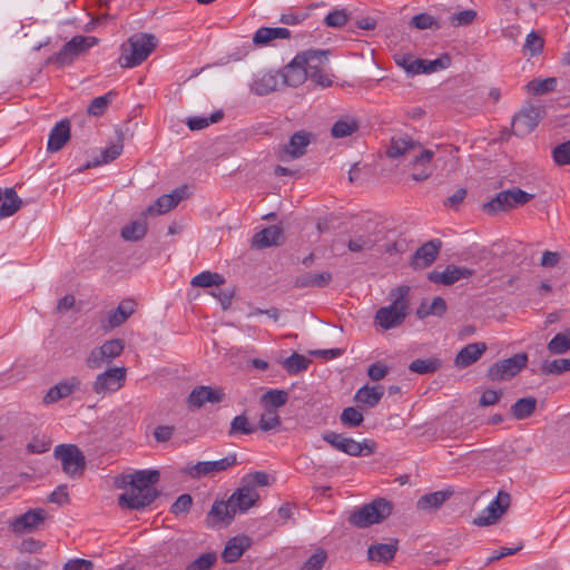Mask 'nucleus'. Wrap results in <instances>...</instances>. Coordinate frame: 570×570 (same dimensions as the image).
Wrapping results in <instances>:
<instances>
[{"instance_id": "14", "label": "nucleus", "mask_w": 570, "mask_h": 570, "mask_svg": "<svg viewBox=\"0 0 570 570\" xmlns=\"http://www.w3.org/2000/svg\"><path fill=\"white\" fill-rule=\"evenodd\" d=\"M237 462L236 454H229L217 461H204L197 462L196 464L188 466L186 472L194 479H199L206 475H213L215 473L227 470L235 465Z\"/></svg>"}, {"instance_id": "38", "label": "nucleus", "mask_w": 570, "mask_h": 570, "mask_svg": "<svg viewBox=\"0 0 570 570\" xmlns=\"http://www.w3.org/2000/svg\"><path fill=\"white\" fill-rule=\"evenodd\" d=\"M397 551V544L395 543H379L373 544L367 550V557L371 561L389 562L391 561Z\"/></svg>"}, {"instance_id": "32", "label": "nucleus", "mask_w": 570, "mask_h": 570, "mask_svg": "<svg viewBox=\"0 0 570 570\" xmlns=\"http://www.w3.org/2000/svg\"><path fill=\"white\" fill-rule=\"evenodd\" d=\"M289 37H291V31L287 28L262 27L255 32L253 41L255 45L265 46V45H269L275 39H288Z\"/></svg>"}, {"instance_id": "61", "label": "nucleus", "mask_w": 570, "mask_h": 570, "mask_svg": "<svg viewBox=\"0 0 570 570\" xmlns=\"http://www.w3.org/2000/svg\"><path fill=\"white\" fill-rule=\"evenodd\" d=\"M327 559L325 550H317L302 566L301 570H321Z\"/></svg>"}, {"instance_id": "22", "label": "nucleus", "mask_w": 570, "mask_h": 570, "mask_svg": "<svg viewBox=\"0 0 570 570\" xmlns=\"http://www.w3.org/2000/svg\"><path fill=\"white\" fill-rule=\"evenodd\" d=\"M472 275V271L454 265H449L444 271H433L429 274V279L435 284L452 285L462 278Z\"/></svg>"}, {"instance_id": "52", "label": "nucleus", "mask_w": 570, "mask_h": 570, "mask_svg": "<svg viewBox=\"0 0 570 570\" xmlns=\"http://www.w3.org/2000/svg\"><path fill=\"white\" fill-rule=\"evenodd\" d=\"M256 431V428L249 423V420L246 415H237L230 422V429L228 434L230 436L237 434H252Z\"/></svg>"}, {"instance_id": "28", "label": "nucleus", "mask_w": 570, "mask_h": 570, "mask_svg": "<svg viewBox=\"0 0 570 570\" xmlns=\"http://www.w3.org/2000/svg\"><path fill=\"white\" fill-rule=\"evenodd\" d=\"M70 139V124L68 120H61L51 129L49 134L47 150L56 153L60 150Z\"/></svg>"}, {"instance_id": "10", "label": "nucleus", "mask_w": 570, "mask_h": 570, "mask_svg": "<svg viewBox=\"0 0 570 570\" xmlns=\"http://www.w3.org/2000/svg\"><path fill=\"white\" fill-rule=\"evenodd\" d=\"M125 348V343L120 338H111L102 345L90 351L86 358V365L91 370L101 368L118 357Z\"/></svg>"}, {"instance_id": "57", "label": "nucleus", "mask_w": 570, "mask_h": 570, "mask_svg": "<svg viewBox=\"0 0 570 570\" xmlns=\"http://www.w3.org/2000/svg\"><path fill=\"white\" fill-rule=\"evenodd\" d=\"M363 414L355 407H346L341 414V422L348 428H356L363 422Z\"/></svg>"}, {"instance_id": "8", "label": "nucleus", "mask_w": 570, "mask_h": 570, "mask_svg": "<svg viewBox=\"0 0 570 570\" xmlns=\"http://www.w3.org/2000/svg\"><path fill=\"white\" fill-rule=\"evenodd\" d=\"M97 43L95 37L76 36L70 41L65 43L59 52L48 58V63H53L58 67L70 65L80 53L91 48Z\"/></svg>"}, {"instance_id": "49", "label": "nucleus", "mask_w": 570, "mask_h": 570, "mask_svg": "<svg viewBox=\"0 0 570 570\" xmlns=\"http://www.w3.org/2000/svg\"><path fill=\"white\" fill-rule=\"evenodd\" d=\"M442 363L438 358H416L409 365L410 371L419 374L434 373L441 367Z\"/></svg>"}, {"instance_id": "37", "label": "nucleus", "mask_w": 570, "mask_h": 570, "mask_svg": "<svg viewBox=\"0 0 570 570\" xmlns=\"http://www.w3.org/2000/svg\"><path fill=\"white\" fill-rule=\"evenodd\" d=\"M234 505L230 504V500L227 502L216 501L214 502L209 513L208 521L214 522H229L236 514Z\"/></svg>"}, {"instance_id": "23", "label": "nucleus", "mask_w": 570, "mask_h": 570, "mask_svg": "<svg viewBox=\"0 0 570 570\" xmlns=\"http://www.w3.org/2000/svg\"><path fill=\"white\" fill-rule=\"evenodd\" d=\"M283 230L276 225L266 227L256 233L252 239V247L257 249L278 246L283 243Z\"/></svg>"}, {"instance_id": "44", "label": "nucleus", "mask_w": 570, "mask_h": 570, "mask_svg": "<svg viewBox=\"0 0 570 570\" xmlns=\"http://www.w3.org/2000/svg\"><path fill=\"white\" fill-rule=\"evenodd\" d=\"M225 283V278L218 273H212L209 271L202 272L191 278L190 285L194 287H219Z\"/></svg>"}, {"instance_id": "16", "label": "nucleus", "mask_w": 570, "mask_h": 570, "mask_svg": "<svg viewBox=\"0 0 570 570\" xmlns=\"http://www.w3.org/2000/svg\"><path fill=\"white\" fill-rule=\"evenodd\" d=\"M309 135L304 131L295 132L287 145H284L278 151V158L282 161H289L302 157L306 147L309 145Z\"/></svg>"}, {"instance_id": "59", "label": "nucleus", "mask_w": 570, "mask_h": 570, "mask_svg": "<svg viewBox=\"0 0 570 570\" xmlns=\"http://www.w3.org/2000/svg\"><path fill=\"white\" fill-rule=\"evenodd\" d=\"M281 425V417L276 411L265 409V412L261 415L258 426L263 431H269Z\"/></svg>"}, {"instance_id": "19", "label": "nucleus", "mask_w": 570, "mask_h": 570, "mask_svg": "<svg viewBox=\"0 0 570 570\" xmlns=\"http://www.w3.org/2000/svg\"><path fill=\"white\" fill-rule=\"evenodd\" d=\"M116 140L109 142V145L105 149H101L99 156L88 161L85 165V168H92L101 165H107L117 159L121 155L124 150V135L120 131H116Z\"/></svg>"}, {"instance_id": "62", "label": "nucleus", "mask_w": 570, "mask_h": 570, "mask_svg": "<svg viewBox=\"0 0 570 570\" xmlns=\"http://www.w3.org/2000/svg\"><path fill=\"white\" fill-rule=\"evenodd\" d=\"M243 482L256 490L257 487H267L269 484V476L265 472L256 471L245 475Z\"/></svg>"}, {"instance_id": "36", "label": "nucleus", "mask_w": 570, "mask_h": 570, "mask_svg": "<svg viewBox=\"0 0 570 570\" xmlns=\"http://www.w3.org/2000/svg\"><path fill=\"white\" fill-rule=\"evenodd\" d=\"M384 394V389L381 385L368 386L364 385L355 393V401L365 404L370 407L377 405Z\"/></svg>"}, {"instance_id": "41", "label": "nucleus", "mask_w": 570, "mask_h": 570, "mask_svg": "<svg viewBox=\"0 0 570 570\" xmlns=\"http://www.w3.org/2000/svg\"><path fill=\"white\" fill-rule=\"evenodd\" d=\"M2 198L3 200L0 205V218L12 216L22 205V200L12 188H7L6 191L2 193Z\"/></svg>"}, {"instance_id": "55", "label": "nucleus", "mask_w": 570, "mask_h": 570, "mask_svg": "<svg viewBox=\"0 0 570 570\" xmlns=\"http://www.w3.org/2000/svg\"><path fill=\"white\" fill-rule=\"evenodd\" d=\"M451 58L449 55H442L441 57L434 60H423V65L421 67V73H432L438 70L445 69L450 66Z\"/></svg>"}, {"instance_id": "11", "label": "nucleus", "mask_w": 570, "mask_h": 570, "mask_svg": "<svg viewBox=\"0 0 570 570\" xmlns=\"http://www.w3.org/2000/svg\"><path fill=\"white\" fill-rule=\"evenodd\" d=\"M528 363V356L519 353L512 357L492 364L488 370V377L493 382L509 381L514 377Z\"/></svg>"}, {"instance_id": "5", "label": "nucleus", "mask_w": 570, "mask_h": 570, "mask_svg": "<svg viewBox=\"0 0 570 570\" xmlns=\"http://www.w3.org/2000/svg\"><path fill=\"white\" fill-rule=\"evenodd\" d=\"M392 511L393 504L391 501L377 498L353 511L348 517V522L361 529L367 528L387 519Z\"/></svg>"}, {"instance_id": "9", "label": "nucleus", "mask_w": 570, "mask_h": 570, "mask_svg": "<svg viewBox=\"0 0 570 570\" xmlns=\"http://www.w3.org/2000/svg\"><path fill=\"white\" fill-rule=\"evenodd\" d=\"M53 454L61 462L62 471L67 475L76 478L83 473L86 460L77 445L60 444L56 446Z\"/></svg>"}, {"instance_id": "2", "label": "nucleus", "mask_w": 570, "mask_h": 570, "mask_svg": "<svg viewBox=\"0 0 570 570\" xmlns=\"http://www.w3.org/2000/svg\"><path fill=\"white\" fill-rule=\"evenodd\" d=\"M410 287L401 285L389 292L391 303L387 306L380 307L374 316V325L383 331H389L401 326L409 315Z\"/></svg>"}, {"instance_id": "53", "label": "nucleus", "mask_w": 570, "mask_h": 570, "mask_svg": "<svg viewBox=\"0 0 570 570\" xmlns=\"http://www.w3.org/2000/svg\"><path fill=\"white\" fill-rule=\"evenodd\" d=\"M533 412L534 399L532 397L520 399L511 406V413L518 420L525 419Z\"/></svg>"}, {"instance_id": "39", "label": "nucleus", "mask_w": 570, "mask_h": 570, "mask_svg": "<svg viewBox=\"0 0 570 570\" xmlns=\"http://www.w3.org/2000/svg\"><path fill=\"white\" fill-rule=\"evenodd\" d=\"M393 59L394 62L404 69L407 75L415 76L421 73L423 59L415 58L409 52H397L393 56Z\"/></svg>"}, {"instance_id": "6", "label": "nucleus", "mask_w": 570, "mask_h": 570, "mask_svg": "<svg viewBox=\"0 0 570 570\" xmlns=\"http://www.w3.org/2000/svg\"><path fill=\"white\" fill-rule=\"evenodd\" d=\"M532 197V194L525 193L520 188L503 190L497 194L491 200L484 203L482 210L493 216L523 206L531 200Z\"/></svg>"}, {"instance_id": "48", "label": "nucleus", "mask_w": 570, "mask_h": 570, "mask_svg": "<svg viewBox=\"0 0 570 570\" xmlns=\"http://www.w3.org/2000/svg\"><path fill=\"white\" fill-rule=\"evenodd\" d=\"M376 242L371 234L355 235L347 242V248L353 253L367 252L375 246Z\"/></svg>"}, {"instance_id": "24", "label": "nucleus", "mask_w": 570, "mask_h": 570, "mask_svg": "<svg viewBox=\"0 0 570 570\" xmlns=\"http://www.w3.org/2000/svg\"><path fill=\"white\" fill-rule=\"evenodd\" d=\"M229 500L236 511L245 512L259 500V494L255 489L243 482L242 487L232 494Z\"/></svg>"}, {"instance_id": "50", "label": "nucleus", "mask_w": 570, "mask_h": 570, "mask_svg": "<svg viewBox=\"0 0 570 570\" xmlns=\"http://www.w3.org/2000/svg\"><path fill=\"white\" fill-rule=\"evenodd\" d=\"M541 373L546 375H559L570 371V358H556L552 361H544L540 366Z\"/></svg>"}, {"instance_id": "47", "label": "nucleus", "mask_w": 570, "mask_h": 570, "mask_svg": "<svg viewBox=\"0 0 570 570\" xmlns=\"http://www.w3.org/2000/svg\"><path fill=\"white\" fill-rule=\"evenodd\" d=\"M288 400V393L283 390H269L262 396L265 409L276 410L283 406Z\"/></svg>"}, {"instance_id": "45", "label": "nucleus", "mask_w": 570, "mask_h": 570, "mask_svg": "<svg viewBox=\"0 0 570 570\" xmlns=\"http://www.w3.org/2000/svg\"><path fill=\"white\" fill-rule=\"evenodd\" d=\"M551 354H564L570 351V327L554 335L548 343Z\"/></svg>"}, {"instance_id": "56", "label": "nucleus", "mask_w": 570, "mask_h": 570, "mask_svg": "<svg viewBox=\"0 0 570 570\" xmlns=\"http://www.w3.org/2000/svg\"><path fill=\"white\" fill-rule=\"evenodd\" d=\"M216 560L217 557L214 552L203 553L194 561H191L186 567V570H210L212 567L215 564Z\"/></svg>"}, {"instance_id": "4", "label": "nucleus", "mask_w": 570, "mask_h": 570, "mask_svg": "<svg viewBox=\"0 0 570 570\" xmlns=\"http://www.w3.org/2000/svg\"><path fill=\"white\" fill-rule=\"evenodd\" d=\"M328 55L327 50L320 49L299 53L309 81L323 89L333 85L334 75L327 71Z\"/></svg>"}, {"instance_id": "31", "label": "nucleus", "mask_w": 570, "mask_h": 570, "mask_svg": "<svg viewBox=\"0 0 570 570\" xmlns=\"http://www.w3.org/2000/svg\"><path fill=\"white\" fill-rule=\"evenodd\" d=\"M332 281V274L330 272L322 273H304L298 275L294 281L296 288L304 287H325Z\"/></svg>"}, {"instance_id": "21", "label": "nucleus", "mask_w": 570, "mask_h": 570, "mask_svg": "<svg viewBox=\"0 0 570 570\" xmlns=\"http://www.w3.org/2000/svg\"><path fill=\"white\" fill-rule=\"evenodd\" d=\"M282 77L284 83L289 87H298L308 79L299 53H297L294 59L283 68Z\"/></svg>"}, {"instance_id": "51", "label": "nucleus", "mask_w": 570, "mask_h": 570, "mask_svg": "<svg viewBox=\"0 0 570 570\" xmlns=\"http://www.w3.org/2000/svg\"><path fill=\"white\" fill-rule=\"evenodd\" d=\"M224 112L222 110H217L213 112L208 118L207 117H189L186 121L188 128L190 130H200L209 126V124L218 122L223 119Z\"/></svg>"}, {"instance_id": "18", "label": "nucleus", "mask_w": 570, "mask_h": 570, "mask_svg": "<svg viewBox=\"0 0 570 570\" xmlns=\"http://www.w3.org/2000/svg\"><path fill=\"white\" fill-rule=\"evenodd\" d=\"M136 309V303L132 299H124L119 305L109 311L107 314L106 323L102 322L101 326L104 330H111L124 324Z\"/></svg>"}, {"instance_id": "17", "label": "nucleus", "mask_w": 570, "mask_h": 570, "mask_svg": "<svg viewBox=\"0 0 570 570\" xmlns=\"http://www.w3.org/2000/svg\"><path fill=\"white\" fill-rule=\"evenodd\" d=\"M45 520V511L42 509L30 510L9 523V528L13 533L24 534L33 531Z\"/></svg>"}, {"instance_id": "46", "label": "nucleus", "mask_w": 570, "mask_h": 570, "mask_svg": "<svg viewBox=\"0 0 570 570\" xmlns=\"http://www.w3.org/2000/svg\"><path fill=\"white\" fill-rule=\"evenodd\" d=\"M309 364L311 360L298 353H293L282 363L283 367L288 374H297L299 372H303L307 370Z\"/></svg>"}, {"instance_id": "1", "label": "nucleus", "mask_w": 570, "mask_h": 570, "mask_svg": "<svg viewBox=\"0 0 570 570\" xmlns=\"http://www.w3.org/2000/svg\"><path fill=\"white\" fill-rule=\"evenodd\" d=\"M128 490L120 494L118 504L121 508L140 510L149 505L158 495L155 484L159 481V472L156 470L137 471L124 478Z\"/></svg>"}, {"instance_id": "26", "label": "nucleus", "mask_w": 570, "mask_h": 570, "mask_svg": "<svg viewBox=\"0 0 570 570\" xmlns=\"http://www.w3.org/2000/svg\"><path fill=\"white\" fill-rule=\"evenodd\" d=\"M80 386V380L76 376L70 377L67 381L60 382L55 386L50 387L47 394L43 396V402L50 404L71 395Z\"/></svg>"}, {"instance_id": "27", "label": "nucleus", "mask_w": 570, "mask_h": 570, "mask_svg": "<svg viewBox=\"0 0 570 570\" xmlns=\"http://www.w3.org/2000/svg\"><path fill=\"white\" fill-rule=\"evenodd\" d=\"M416 149H420V142L413 140L410 136H393L386 150V155L390 158H399L415 151Z\"/></svg>"}, {"instance_id": "60", "label": "nucleus", "mask_w": 570, "mask_h": 570, "mask_svg": "<svg viewBox=\"0 0 570 570\" xmlns=\"http://www.w3.org/2000/svg\"><path fill=\"white\" fill-rule=\"evenodd\" d=\"M114 95L115 94L112 91H109L104 96L95 98L88 107V112L94 116L102 115L107 106L110 104Z\"/></svg>"}, {"instance_id": "58", "label": "nucleus", "mask_w": 570, "mask_h": 570, "mask_svg": "<svg viewBox=\"0 0 570 570\" xmlns=\"http://www.w3.org/2000/svg\"><path fill=\"white\" fill-rule=\"evenodd\" d=\"M478 13L473 9H466L450 17V23L453 27H465L473 23Z\"/></svg>"}, {"instance_id": "63", "label": "nucleus", "mask_w": 570, "mask_h": 570, "mask_svg": "<svg viewBox=\"0 0 570 570\" xmlns=\"http://www.w3.org/2000/svg\"><path fill=\"white\" fill-rule=\"evenodd\" d=\"M552 155L558 165H570V140L558 145Z\"/></svg>"}, {"instance_id": "54", "label": "nucleus", "mask_w": 570, "mask_h": 570, "mask_svg": "<svg viewBox=\"0 0 570 570\" xmlns=\"http://www.w3.org/2000/svg\"><path fill=\"white\" fill-rule=\"evenodd\" d=\"M410 26L417 30L440 28L438 20L429 13H420L414 16L410 21Z\"/></svg>"}, {"instance_id": "29", "label": "nucleus", "mask_w": 570, "mask_h": 570, "mask_svg": "<svg viewBox=\"0 0 570 570\" xmlns=\"http://www.w3.org/2000/svg\"><path fill=\"white\" fill-rule=\"evenodd\" d=\"M250 544L252 540L247 535L232 538L227 542L222 553V558L227 563L236 562L243 556L244 551L250 547Z\"/></svg>"}, {"instance_id": "25", "label": "nucleus", "mask_w": 570, "mask_h": 570, "mask_svg": "<svg viewBox=\"0 0 570 570\" xmlns=\"http://www.w3.org/2000/svg\"><path fill=\"white\" fill-rule=\"evenodd\" d=\"M487 351V344L483 342L470 343L456 354L454 364L456 367L464 368L475 363Z\"/></svg>"}, {"instance_id": "35", "label": "nucleus", "mask_w": 570, "mask_h": 570, "mask_svg": "<svg viewBox=\"0 0 570 570\" xmlns=\"http://www.w3.org/2000/svg\"><path fill=\"white\" fill-rule=\"evenodd\" d=\"M277 86V76L272 72H265L257 76L250 85V90L257 96H265L276 90Z\"/></svg>"}, {"instance_id": "30", "label": "nucleus", "mask_w": 570, "mask_h": 570, "mask_svg": "<svg viewBox=\"0 0 570 570\" xmlns=\"http://www.w3.org/2000/svg\"><path fill=\"white\" fill-rule=\"evenodd\" d=\"M441 248V240L433 239L416 249L413 255V264L415 266L426 267L431 265L438 257Z\"/></svg>"}, {"instance_id": "13", "label": "nucleus", "mask_w": 570, "mask_h": 570, "mask_svg": "<svg viewBox=\"0 0 570 570\" xmlns=\"http://www.w3.org/2000/svg\"><path fill=\"white\" fill-rule=\"evenodd\" d=\"M511 503V497L505 491H499L495 499L473 519L476 527L494 524L507 512Z\"/></svg>"}, {"instance_id": "43", "label": "nucleus", "mask_w": 570, "mask_h": 570, "mask_svg": "<svg viewBox=\"0 0 570 570\" xmlns=\"http://www.w3.org/2000/svg\"><path fill=\"white\" fill-rule=\"evenodd\" d=\"M147 233V222L145 217L131 222L121 229V237L125 240L137 242L145 237Z\"/></svg>"}, {"instance_id": "42", "label": "nucleus", "mask_w": 570, "mask_h": 570, "mask_svg": "<svg viewBox=\"0 0 570 570\" xmlns=\"http://www.w3.org/2000/svg\"><path fill=\"white\" fill-rule=\"evenodd\" d=\"M446 312V303L445 301L436 296L433 298L431 304L426 302H422L416 309V316L420 320H424L430 315L442 316Z\"/></svg>"}, {"instance_id": "33", "label": "nucleus", "mask_w": 570, "mask_h": 570, "mask_svg": "<svg viewBox=\"0 0 570 570\" xmlns=\"http://www.w3.org/2000/svg\"><path fill=\"white\" fill-rule=\"evenodd\" d=\"M452 494L453 491L451 490H442L424 494L417 500L416 507L422 511L439 509L446 500L451 498Z\"/></svg>"}, {"instance_id": "3", "label": "nucleus", "mask_w": 570, "mask_h": 570, "mask_svg": "<svg viewBox=\"0 0 570 570\" xmlns=\"http://www.w3.org/2000/svg\"><path fill=\"white\" fill-rule=\"evenodd\" d=\"M157 38L151 33H135L121 46L118 59L122 68H134L144 62L156 49Z\"/></svg>"}, {"instance_id": "40", "label": "nucleus", "mask_w": 570, "mask_h": 570, "mask_svg": "<svg viewBox=\"0 0 570 570\" xmlns=\"http://www.w3.org/2000/svg\"><path fill=\"white\" fill-rule=\"evenodd\" d=\"M512 130L517 136H527L534 130V117L531 110H524L512 119Z\"/></svg>"}, {"instance_id": "64", "label": "nucleus", "mask_w": 570, "mask_h": 570, "mask_svg": "<svg viewBox=\"0 0 570 570\" xmlns=\"http://www.w3.org/2000/svg\"><path fill=\"white\" fill-rule=\"evenodd\" d=\"M51 441L46 436H35L31 442L28 443L27 450L30 453L41 454L50 449Z\"/></svg>"}, {"instance_id": "12", "label": "nucleus", "mask_w": 570, "mask_h": 570, "mask_svg": "<svg viewBox=\"0 0 570 570\" xmlns=\"http://www.w3.org/2000/svg\"><path fill=\"white\" fill-rule=\"evenodd\" d=\"M127 370L124 366L110 367L98 374L92 383V391L101 396L119 391L126 382Z\"/></svg>"}, {"instance_id": "7", "label": "nucleus", "mask_w": 570, "mask_h": 570, "mask_svg": "<svg viewBox=\"0 0 570 570\" xmlns=\"http://www.w3.org/2000/svg\"><path fill=\"white\" fill-rule=\"evenodd\" d=\"M323 440L334 449L351 456L371 455L376 450V443L374 441L364 440L363 442H357L352 438H346L332 431L324 433Z\"/></svg>"}, {"instance_id": "20", "label": "nucleus", "mask_w": 570, "mask_h": 570, "mask_svg": "<svg viewBox=\"0 0 570 570\" xmlns=\"http://www.w3.org/2000/svg\"><path fill=\"white\" fill-rule=\"evenodd\" d=\"M186 188H178L171 194L160 196L154 205L146 208L144 216L146 215H161L166 214L175 208L179 202L185 197Z\"/></svg>"}, {"instance_id": "34", "label": "nucleus", "mask_w": 570, "mask_h": 570, "mask_svg": "<svg viewBox=\"0 0 570 570\" xmlns=\"http://www.w3.org/2000/svg\"><path fill=\"white\" fill-rule=\"evenodd\" d=\"M360 128V121L354 116H344L336 120L331 129L334 138H345L352 136Z\"/></svg>"}, {"instance_id": "15", "label": "nucleus", "mask_w": 570, "mask_h": 570, "mask_svg": "<svg viewBox=\"0 0 570 570\" xmlns=\"http://www.w3.org/2000/svg\"><path fill=\"white\" fill-rule=\"evenodd\" d=\"M225 397L224 390L222 387H212L200 385L195 387L187 397V404L189 407L199 409L206 403H220Z\"/></svg>"}]
</instances>
